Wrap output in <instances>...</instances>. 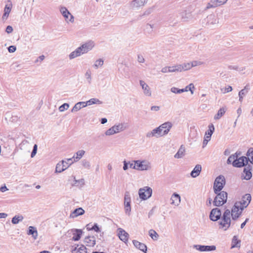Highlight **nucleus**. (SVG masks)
I'll use <instances>...</instances> for the list:
<instances>
[{"mask_svg":"<svg viewBox=\"0 0 253 253\" xmlns=\"http://www.w3.org/2000/svg\"><path fill=\"white\" fill-rule=\"evenodd\" d=\"M8 50L10 53H13L16 51V47L14 45H10L8 47Z\"/></svg>","mask_w":253,"mask_h":253,"instance_id":"62","label":"nucleus"},{"mask_svg":"<svg viewBox=\"0 0 253 253\" xmlns=\"http://www.w3.org/2000/svg\"><path fill=\"white\" fill-rule=\"evenodd\" d=\"M138 194L140 199L142 200H146L151 197L152 189L148 186L144 187L139 189Z\"/></svg>","mask_w":253,"mask_h":253,"instance_id":"6","label":"nucleus"},{"mask_svg":"<svg viewBox=\"0 0 253 253\" xmlns=\"http://www.w3.org/2000/svg\"><path fill=\"white\" fill-rule=\"evenodd\" d=\"M27 234L28 235H32L34 239H36L38 236V232L36 228L33 226L29 227V230Z\"/></svg>","mask_w":253,"mask_h":253,"instance_id":"40","label":"nucleus"},{"mask_svg":"<svg viewBox=\"0 0 253 253\" xmlns=\"http://www.w3.org/2000/svg\"><path fill=\"white\" fill-rule=\"evenodd\" d=\"M124 166H123V169L124 170H126L128 169V165L130 164V162H127L126 160L123 162Z\"/></svg>","mask_w":253,"mask_h":253,"instance_id":"60","label":"nucleus"},{"mask_svg":"<svg viewBox=\"0 0 253 253\" xmlns=\"http://www.w3.org/2000/svg\"><path fill=\"white\" fill-rule=\"evenodd\" d=\"M88 230H94L96 232H100V229L99 227H98L97 223H94L93 226L90 229H88Z\"/></svg>","mask_w":253,"mask_h":253,"instance_id":"58","label":"nucleus"},{"mask_svg":"<svg viewBox=\"0 0 253 253\" xmlns=\"http://www.w3.org/2000/svg\"><path fill=\"white\" fill-rule=\"evenodd\" d=\"M104 64V61L102 59H99L96 60L93 65V67L97 69L98 68L101 67Z\"/></svg>","mask_w":253,"mask_h":253,"instance_id":"44","label":"nucleus"},{"mask_svg":"<svg viewBox=\"0 0 253 253\" xmlns=\"http://www.w3.org/2000/svg\"><path fill=\"white\" fill-rule=\"evenodd\" d=\"M201 170V166L200 165H197L191 172V176L193 178L197 177L200 174Z\"/></svg>","mask_w":253,"mask_h":253,"instance_id":"30","label":"nucleus"},{"mask_svg":"<svg viewBox=\"0 0 253 253\" xmlns=\"http://www.w3.org/2000/svg\"><path fill=\"white\" fill-rule=\"evenodd\" d=\"M172 126V124L170 122H165L159 126L163 136L167 135L169 132Z\"/></svg>","mask_w":253,"mask_h":253,"instance_id":"15","label":"nucleus"},{"mask_svg":"<svg viewBox=\"0 0 253 253\" xmlns=\"http://www.w3.org/2000/svg\"><path fill=\"white\" fill-rule=\"evenodd\" d=\"M75 251H77V253H87L86 247L83 245H78L77 247L72 250V252Z\"/></svg>","mask_w":253,"mask_h":253,"instance_id":"38","label":"nucleus"},{"mask_svg":"<svg viewBox=\"0 0 253 253\" xmlns=\"http://www.w3.org/2000/svg\"><path fill=\"white\" fill-rule=\"evenodd\" d=\"M148 138L156 137L157 138L163 136L159 126L153 129L152 131L148 132L146 135Z\"/></svg>","mask_w":253,"mask_h":253,"instance_id":"16","label":"nucleus"},{"mask_svg":"<svg viewBox=\"0 0 253 253\" xmlns=\"http://www.w3.org/2000/svg\"><path fill=\"white\" fill-rule=\"evenodd\" d=\"M250 89V85L248 84H246V85L244 87V88L243 89L241 90L239 92V100L240 102H242L243 101L244 96H245L248 93Z\"/></svg>","mask_w":253,"mask_h":253,"instance_id":"24","label":"nucleus"},{"mask_svg":"<svg viewBox=\"0 0 253 253\" xmlns=\"http://www.w3.org/2000/svg\"><path fill=\"white\" fill-rule=\"evenodd\" d=\"M240 244V241L238 240L236 236H234L232 240V247L231 248L237 247Z\"/></svg>","mask_w":253,"mask_h":253,"instance_id":"47","label":"nucleus"},{"mask_svg":"<svg viewBox=\"0 0 253 253\" xmlns=\"http://www.w3.org/2000/svg\"><path fill=\"white\" fill-rule=\"evenodd\" d=\"M214 131V126L212 124H211L208 126V129L205 132L204 138L210 140Z\"/></svg>","mask_w":253,"mask_h":253,"instance_id":"25","label":"nucleus"},{"mask_svg":"<svg viewBox=\"0 0 253 253\" xmlns=\"http://www.w3.org/2000/svg\"><path fill=\"white\" fill-rule=\"evenodd\" d=\"M84 76L85 78L87 81L88 84H90L91 83V72L89 69H88L85 74Z\"/></svg>","mask_w":253,"mask_h":253,"instance_id":"50","label":"nucleus"},{"mask_svg":"<svg viewBox=\"0 0 253 253\" xmlns=\"http://www.w3.org/2000/svg\"><path fill=\"white\" fill-rule=\"evenodd\" d=\"M247 155L248 156L247 158L248 159V162L250 161L251 163L253 164V148H251L248 150Z\"/></svg>","mask_w":253,"mask_h":253,"instance_id":"43","label":"nucleus"},{"mask_svg":"<svg viewBox=\"0 0 253 253\" xmlns=\"http://www.w3.org/2000/svg\"><path fill=\"white\" fill-rule=\"evenodd\" d=\"M221 212L220 209L216 208L213 209L210 214V218L213 221L218 220L221 217Z\"/></svg>","mask_w":253,"mask_h":253,"instance_id":"13","label":"nucleus"},{"mask_svg":"<svg viewBox=\"0 0 253 253\" xmlns=\"http://www.w3.org/2000/svg\"><path fill=\"white\" fill-rule=\"evenodd\" d=\"M105 134L106 135H112L115 134L114 131V129L113 127H111V128H109L108 130L106 131L105 132Z\"/></svg>","mask_w":253,"mask_h":253,"instance_id":"57","label":"nucleus"},{"mask_svg":"<svg viewBox=\"0 0 253 253\" xmlns=\"http://www.w3.org/2000/svg\"><path fill=\"white\" fill-rule=\"evenodd\" d=\"M133 162L136 164L137 170H148L151 169V163L148 160H134Z\"/></svg>","mask_w":253,"mask_h":253,"instance_id":"5","label":"nucleus"},{"mask_svg":"<svg viewBox=\"0 0 253 253\" xmlns=\"http://www.w3.org/2000/svg\"><path fill=\"white\" fill-rule=\"evenodd\" d=\"M169 72H180V69L178 65L173 66H169Z\"/></svg>","mask_w":253,"mask_h":253,"instance_id":"51","label":"nucleus"},{"mask_svg":"<svg viewBox=\"0 0 253 253\" xmlns=\"http://www.w3.org/2000/svg\"><path fill=\"white\" fill-rule=\"evenodd\" d=\"M248 164V159L245 156L238 157L236 161L234 162L233 167L236 168H241L242 167L247 166Z\"/></svg>","mask_w":253,"mask_h":253,"instance_id":"12","label":"nucleus"},{"mask_svg":"<svg viewBox=\"0 0 253 253\" xmlns=\"http://www.w3.org/2000/svg\"><path fill=\"white\" fill-rule=\"evenodd\" d=\"M216 196L214 199L213 204L214 206L219 207L225 204L227 199V193L225 191H220L216 194Z\"/></svg>","mask_w":253,"mask_h":253,"instance_id":"2","label":"nucleus"},{"mask_svg":"<svg viewBox=\"0 0 253 253\" xmlns=\"http://www.w3.org/2000/svg\"><path fill=\"white\" fill-rule=\"evenodd\" d=\"M23 216L22 215H15L14 216L11 220V222L14 224H16L21 221L23 219Z\"/></svg>","mask_w":253,"mask_h":253,"instance_id":"42","label":"nucleus"},{"mask_svg":"<svg viewBox=\"0 0 253 253\" xmlns=\"http://www.w3.org/2000/svg\"><path fill=\"white\" fill-rule=\"evenodd\" d=\"M94 46V42H93L89 41L88 42H85L84 44H83L81 46H80V47H81V49L82 50V51L84 54L91 50Z\"/></svg>","mask_w":253,"mask_h":253,"instance_id":"18","label":"nucleus"},{"mask_svg":"<svg viewBox=\"0 0 253 253\" xmlns=\"http://www.w3.org/2000/svg\"><path fill=\"white\" fill-rule=\"evenodd\" d=\"M86 246L93 247L95 244V238L94 236H87L84 239Z\"/></svg>","mask_w":253,"mask_h":253,"instance_id":"27","label":"nucleus"},{"mask_svg":"<svg viewBox=\"0 0 253 253\" xmlns=\"http://www.w3.org/2000/svg\"><path fill=\"white\" fill-rule=\"evenodd\" d=\"M85 151L83 150H79L76 153V154L72 158L74 162H77L80 160L84 155Z\"/></svg>","mask_w":253,"mask_h":253,"instance_id":"33","label":"nucleus"},{"mask_svg":"<svg viewBox=\"0 0 253 253\" xmlns=\"http://www.w3.org/2000/svg\"><path fill=\"white\" fill-rule=\"evenodd\" d=\"M69 104L65 103L59 107V110L60 112H63L65 110H67L69 108Z\"/></svg>","mask_w":253,"mask_h":253,"instance_id":"53","label":"nucleus"},{"mask_svg":"<svg viewBox=\"0 0 253 253\" xmlns=\"http://www.w3.org/2000/svg\"><path fill=\"white\" fill-rule=\"evenodd\" d=\"M231 216L230 211L228 209L225 210L222 215L221 214L218 222L219 229L226 231L230 227L231 222Z\"/></svg>","mask_w":253,"mask_h":253,"instance_id":"1","label":"nucleus"},{"mask_svg":"<svg viewBox=\"0 0 253 253\" xmlns=\"http://www.w3.org/2000/svg\"><path fill=\"white\" fill-rule=\"evenodd\" d=\"M137 61L139 63H144L145 61V59L142 55L138 54L137 55Z\"/></svg>","mask_w":253,"mask_h":253,"instance_id":"61","label":"nucleus"},{"mask_svg":"<svg viewBox=\"0 0 253 253\" xmlns=\"http://www.w3.org/2000/svg\"><path fill=\"white\" fill-rule=\"evenodd\" d=\"M180 69V71H186L190 69L191 67V62L190 63H184L181 65H178Z\"/></svg>","mask_w":253,"mask_h":253,"instance_id":"41","label":"nucleus"},{"mask_svg":"<svg viewBox=\"0 0 253 253\" xmlns=\"http://www.w3.org/2000/svg\"><path fill=\"white\" fill-rule=\"evenodd\" d=\"M84 213V211L82 208H79L75 209L71 214L70 216L76 217L79 215H83Z\"/></svg>","mask_w":253,"mask_h":253,"instance_id":"37","label":"nucleus"},{"mask_svg":"<svg viewBox=\"0 0 253 253\" xmlns=\"http://www.w3.org/2000/svg\"><path fill=\"white\" fill-rule=\"evenodd\" d=\"M60 11L67 23L69 22L71 23L74 22V17L71 14L67 8L64 6L61 7Z\"/></svg>","mask_w":253,"mask_h":253,"instance_id":"9","label":"nucleus"},{"mask_svg":"<svg viewBox=\"0 0 253 253\" xmlns=\"http://www.w3.org/2000/svg\"><path fill=\"white\" fill-rule=\"evenodd\" d=\"M192 88H194V85L193 84H190L186 86L184 89H186V92L188 90L190 91L191 94H193V91L192 90Z\"/></svg>","mask_w":253,"mask_h":253,"instance_id":"55","label":"nucleus"},{"mask_svg":"<svg viewBox=\"0 0 253 253\" xmlns=\"http://www.w3.org/2000/svg\"><path fill=\"white\" fill-rule=\"evenodd\" d=\"M74 163L73 158L67 159L66 161L59 162L56 166L55 172L60 173L66 169Z\"/></svg>","mask_w":253,"mask_h":253,"instance_id":"3","label":"nucleus"},{"mask_svg":"<svg viewBox=\"0 0 253 253\" xmlns=\"http://www.w3.org/2000/svg\"><path fill=\"white\" fill-rule=\"evenodd\" d=\"M227 0H211L210 2L208 4L207 8L208 9L215 7L218 6H220L227 1Z\"/></svg>","mask_w":253,"mask_h":253,"instance_id":"19","label":"nucleus"},{"mask_svg":"<svg viewBox=\"0 0 253 253\" xmlns=\"http://www.w3.org/2000/svg\"><path fill=\"white\" fill-rule=\"evenodd\" d=\"M11 5L8 4L5 5V7L4 8V13L2 16V19L3 20L7 19L8 17L9 14L10 12L11 9Z\"/></svg>","mask_w":253,"mask_h":253,"instance_id":"36","label":"nucleus"},{"mask_svg":"<svg viewBox=\"0 0 253 253\" xmlns=\"http://www.w3.org/2000/svg\"><path fill=\"white\" fill-rule=\"evenodd\" d=\"M82 54H83V53L82 51V50L81 49V47H79L69 55V58L71 60L73 59L81 56Z\"/></svg>","mask_w":253,"mask_h":253,"instance_id":"29","label":"nucleus"},{"mask_svg":"<svg viewBox=\"0 0 253 253\" xmlns=\"http://www.w3.org/2000/svg\"><path fill=\"white\" fill-rule=\"evenodd\" d=\"M86 107L84 102H79L76 103L71 110L72 112H77L82 108Z\"/></svg>","mask_w":253,"mask_h":253,"instance_id":"35","label":"nucleus"},{"mask_svg":"<svg viewBox=\"0 0 253 253\" xmlns=\"http://www.w3.org/2000/svg\"><path fill=\"white\" fill-rule=\"evenodd\" d=\"M171 204L175 206H178L180 203V196L179 194L174 193L171 197Z\"/></svg>","mask_w":253,"mask_h":253,"instance_id":"31","label":"nucleus"},{"mask_svg":"<svg viewBox=\"0 0 253 253\" xmlns=\"http://www.w3.org/2000/svg\"><path fill=\"white\" fill-rule=\"evenodd\" d=\"M84 179L82 178L79 180H76V179H75V178H74V183L73 184V186L83 187L84 185Z\"/></svg>","mask_w":253,"mask_h":253,"instance_id":"46","label":"nucleus"},{"mask_svg":"<svg viewBox=\"0 0 253 253\" xmlns=\"http://www.w3.org/2000/svg\"><path fill=\"white\" fill-rule=\"evenodd\" d=\"M193 249H196L197 251L200 252H209L214 251L216 249V247L214 245L211 246H203V245H194Z\"/></svg>","mask_w":253,"mask_h":253,"instance_id":"14","label":"nucleus"},{"mask_svg":"<svg viewBox=\"0 0 253 253\" xmlns=\"http://www.w3.org/2000/svg\"><path fill=\"white\" fill-rule=\"evenodd\" d=\"M132 242L134 246L137 249H139L140 251L144 252V253H146L147 247L144 244L140 243L136 240H133Z\"/></svg>","mask_w":253,"mask_h":253,"instance_id":"26","label":"nucleus"},{"mask_svg":"<svg viewBox=\"0 0 253 253\" xmlns=\"http://www.w3.org/2000/svg\"><path fill=\"white\" fill-rule=\"evenodd\" d=\"M146 3V0H133L130 3V6L132 8L138 9L143 6Z\"/></svg>","mask_w":253,"mask_h":253,"instance_id":"22","label":"nucleus"},{"mask_svg":"<svg viewBox=\"0 0 253 253\" xmlns=\"http://www.w3.org/2000/svg\"><path fill=\"white\" fill-rule=\"evenodd\" d=\"M232 87L230 85H228L224 89H221V91L223 92V93H226L227 92H229L232 90Z\"/></svg>","mask_w":253,"mask_h":253,"instance_id":"56","label":"nucleus"},{"mask_svg":"<svg viewBox=\"0 0 253 253\" xmlns=\"http://www.w3.org/2000/svg\"><path fill=\"white\" fill-rule=\"evenodd\" d=\"M118 236L120 240L126 243L128 240L129 235L123 229L119 228L118 229Z\"/></svg>","mask_w":253,"mask_h":253,"instance_id":"23","label":"nucleus"},{"mask_svg":"<svg viewBox=\"0 0 253 253\" xmlns=\"http://www.w3.org/2000/svg\"><path fill=\"white\" fill-rule=\"evenodd\" d=\"M130 202L131 198L130 194L128 192H126L124 197V206L125 212L128 215L131 211Z\"/></svg>","mask_w":253,"mask_h":253,"instance_id":"10","label":"nucleus"},{"mask_svg":"<svg viewBox=\"0 0 253 253\" xmlns=\"http://www.w3.org/2000/svg\"><path fill=\"white\" fill-rule=\"evenodd\" d=\"M149 234L151 238L154 240H157L159 235L154 230L151 229L149 231Z\"/></svg>","mask_w":253,"mask_h":253,"instance_id":"48","label":"nucleus"},{"mask_svg":"<svg viewBox=\"0 0 253 253\" xmlns=\"http://www.w3.org/2000/svg\"><path fill=\"white\" fill-rule=\"evenodd\" d=\"M241 155V152H237L234 154H233L229 157L228 158V160L227 161V163L228 164H232V165L233 166V164H234V162L236 161V159L238 157H239Z\"/></svg>","mask_w":253,"mask_h":253,"instance_id":"32","label":"nucleus"},{"mask_svg":"<svg viewBox=\"0 0 253 253\" xmlns=\"http://www.w3.org/2000/svg\"><path fill=\"white\" fill-rule=\"evenodd\" d=\"M6 32L8 34H10L13 31V28L11 26H7L6 30Z\"/></svg>","mask_w":253,"mask_h":253,"instance_id":"64","label":"nucleus"},{"mask_svg":"<svg viewBox=\"0 0 253 253\" xmlns=\"http://www.w3.org/2000/svg\"><path fill=\"white\" fill-rule=\"evenodd\" d=\"M207 23L208 25H214L218 23V21L214 14H210L207 17Z\"/></svg>","mask_w":253,"mask_h":253,"instance_id":"28","label":"nucleus"},{"mask_svg":"<svg viewBox=\"0 0 253 253\" xmlns=\"http://www.w3.org/2000/svg\"><path fill=\"white\" fill-rule=\"evenodd\" d=\"M252 166L248 165L245 167L243 172L242 174V177L243 179L246 180H250L252 176V174L251 172Z\"/></svg>","mask_w":253,"mask_h":253,"instance_id":"17","label":"nucleus"},{"mask_svg":"<svg viewBox=\"0 0 253 253\" xmlns=\"http://www.w3.org/2000/svg\"><path fill=\"white\" fill-rule=\"evenodd\" d=\"M225 184V179L224 176L220 175L217 176L214 181L213 184L214 192L215 194L219 192L223 188Z\"/></svg>","mask_w":253,"mask_h":253,"instance_id":"4","label":"nucleus"},{"mask_svg":"<svg viewBox=\"0 0 253 253\" xmlns=\"http://www.w3.org/2000/svg\"><path fill=\"white\" fill-rule=\"evenodd\" d=\"M84 103H85V106H87L88 105H91L92 104H100L102 103V102L101 101H100L97 98H93L86 102H84Z\"/></svg>","mask_w":253,"mask_h":253,"instance_id":"39","label":"nucleus"},{"mask_svg":"<svg viewBox=\"0 0 253 253\" xmlns=\"http://www.w3.org/2000/svg\"><path fill=\"white\" fill-rule=\"evenodd\" d=\"M186 89H179L176 87H172L170 88V91L174 93L180 94L184 92H186Z\"/></svg>","mask_w":253,"mask_h":253,"instance_id":"49","label":"nucleus"},{"mask_svg":"<svg viewBox=\"0 0 253 253\" xmlns=\"http://www.w3.org/2000/svg\"><path fill=\"white\" fill-rule=\"evenodd\" d=\"M83 234V231L81 229H71L67 232V235L71 237L73 235L72 239L73 241H79Z\"/></svg>","mask_w":253,"mask_h":253,"instance_id":"8","label":"nucleus"},{"mask_svg":"<svg viewBox=\"0 0 253 253\" xmlns=\"http://www.w3.org/2000/svg\"><path fill=\"white\" fill-rule=\"evenodd\" d=\"M139 83L143 90L144 95L148 97L151 96L152 93L150 87L142 80H140Z\"/></svg>","mask_w":253,"mask_h":253,"instance_id":"20","label":"nucleus"},{"mask_svg":"<svg viewBox=\"0 0 253 253\" xmlns=\"http://www.w3.org/2000/svg\"><path fill=\"white\" fill-rule=\"evenodd\" d=\"M45 57L43 55L40 56L35 61V63H38L40 62L41 63L44 59Z\"/></svg>","mask_w":253,"mask_h":253,"instance_id":"63","label":"nucleus"},{"mask_svg":"<svg viewBox=\"0 0 253 253\" xmlns=\"http://www.w3.org/2000/svg\"><path fill=\"white\" fill-rule=\"evenodd\" d=\"M185 149L183 145H181L177 152L175 154L174 158L179 159L182 158L185 154Z\"/></svg>","mask_w":253,"mask_h":253,"instance_id":"34","label":"nucleus"},{"mask_svg":"<svg viewBox=\"0 0 253 253\" xmlns=\"http://www.w3.org/2000/svg\"><path fill=\"white\" fill-rule=\"evenodd\" d=\"M82 165L85 169H89L90 168V164L89 162L86 160H82Z\"/></svg>","mask_w":253,"mask_h":253,"instance_id":"52","label":"nucleus"},{"mask_svg":"<svg viewBox=\"0 0 253 253\" xmlns=\"http://www.w3.org/2000/svg\"><path fill=\"white\" fill-rule=\"evenodd\" d=\"M240 204L239 203H235L231 211V215L232 216V219L234 220H237L241 215L242 211L244 210L242 207L239 206Z\"/></svg>","mask_w":253,"mask_h":253,"instance_id":"7","label":"nucleus"},{"mask_svg":"<svg viewBox=\"0 0 253 253\" xmlns=\"http://www.w3.org/2000/svg\"><path fill=\"white\" fill-rule=\"evenodd\" d=\"M37 148H38V146L37 144H35L34 145V147H33V151L31 153V157L32 158H33L36 154L37 152Z\"/></svg>","mask_w":253,"mask_h":253,"instance_id":"59","label":"nucleus"},{"mask_svg":"<svg viewBox=\"0 0 253 253\" xmlns=\"http://www.w3.org/2000/svg\"><path fill=\"white\" fill-rule=\"evenodd\" d=\"M203 62L200 61H193L191 62V67L200 66L203 64Z\"/></svg>","mask_w":253,"mask_h":253,"instance_id":"54","label":"nucleus"},{"mask_svg":"<svg viewBox=\"0 0 253 253\" xmlns=\"http://www.w3.org/2000/svg\"><path fill=\"white\" fill-rule=\"evenodd\" d=\"M113 128L115 134L123 131L127 128V125L126 123H119L117 125L113 126Z\"/></svg>","mask_w":253,"mask_h":253,"instance_id":"21","label":"nucleus"},{"mask_svg":"<svg viewBox=\"0 0 253 253\" xmlns=\"http://www.w3.org/2000/svg\"><path fill=\"white\" fill-rule=\"evenodd\" d=\"M251 195L250 194H246L244 196H243L241 200L239 202H237L235 203H239L240 204V205H238L239 206H240L244 209L245 208H247L249 204H250L251 201Z\"/></svg>","mask_w":253,"mask_h":253,"instance_id":"11","label":"nucleus"},{"mask_svg":"<svg viewBox=\"0 0 253 253\" xmlns=\"http://www.w3.org/2000/svg\"><path fill=\"white\" fill-rule=\"evenodd\" d=\"M225 109L223 108H220L217 112V114L214 116L215 120L219 119L225 113Z\"/></svg>","mask_w":253,"mask_h":253,"instance_id":"45","label":"nucleus"}]
</instances>
